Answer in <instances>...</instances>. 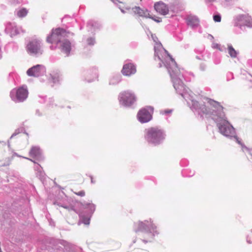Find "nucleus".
Returning a JSON list of instances; mask_svg holds the SVG:
<instances>
[{"label":"nucleus","instance_id":"1","mask_svg":"<svg viewBox=\"0 0 252 252\" xmlns=\"http://www.w3.org/2000/svg\"><path fill=\"white\" fill-rule=\"evenodd\" d=\"M137 231H142V238L145 242H148L150 241L154 236V233L156 232V226L153 222L148 220H145L143 222H139L138 223Z\"/></svg>","mask_w":252,"mask_h":252},{"label":"nucleus","instance_id":"2","mask_svg":"<svg viewBox=\"0 0 252 252\" xmlns=\"http://www.w3.org/2000/svg\"><path fill=\"white\" fill-rule=\"evenodd\" d=\"M145 138L149 143L156 145L162 141L164 136L161 129L156 127H151L145 129Z\"/></svg>","mask_w":252,"mask_h":252},{"label":"nucleus","instance_id":"3","mask_svg":"<svg viewBox=\"0 0 252 252\" xmlns=\"http://www.w3.org/2000/svg\"><path fill=\"white\" fill-rule=\"evenodd\" d=\"M119 100L122 105L130 107L136 101L137 97L132 92L126 91L120 94Z\"/></svg>","mask_w":252,"mask_h":252},{"label":"nucleus","instance_id":"4","mask_svg":"<svg viewBox=\"0 0 252 252\" xmlns=\"http://www.w3.org/2000/svg\"><path fill=\"white\" fill-rule=\"evenodd\" d=\"M26 50L30 55L36 57L43 53L40 42L37 39H33L29 41L26 46Z\"/></svg>","mask_w":252,"mask_h":252},{"label":"nucleus","instance_id":"5","mask_svg":"<svg viewBox=\"0 0 252 252\" xmlns=\"http://www.w3.org/2000/svg\"><path fill=\"white\" fill-rule=\"evenodd\" d=\"M65 34V31L61 28L53 29L50 35L47 36L46 41L50 43H56L58 44L63 39Z\"/></svg>","mask_w":252,"mask_h":252},{"label":"nucleus","instance_id":"6","mask_svg":"<svg viewBox=\"0 0 252 252\" xmlns=\"http://www.w3.org/2000/svg\"><path fill=\"white\" fill-rule=\"evenodd\" d=\"M153 111L154 108L151 106L142 108L138 112L137 118L142 123H147L152 120Z\"/></svg>","mask_w":252,"mask_h":252},{"label":"nucleus","instance_id":"7","mask_svg":"<svg viewBox=\"0 0 252 252\" xmlns=\"http://www.w3.org/2000/svg\"><path fill=\"white\" fill-rule=\"evenodd\" d=\"M45 71V67L41 64H37L29 68L27 74L30 76L38 77Z\"/></svg>","mask_w":252,"mask_h":252},{"label":"nucleus","instance_id":"8","mask_svg":"<svg viewBox=\"0 0 252 252\" xmlns=\"http://www.w3.org/2000/svg\"><path fill=\"white\" fill-rule=\"evenodd\" d=\"M121 72L125 76H131L136 73V66L132 63L125 64L124 65Z\"/></svg>","mask_w":252,"mask_h":252},{"label":"nucleus","instance_id":"9","mask_svg":"<svg viewBox=\"0 0 252 252\" xmlns=\"http://www.w3.org/2000/svg\"><path fill=\"white\" fill-rule=\"evenodd\" d=\"M219 129L221 133L226 136H229L234 133V128L227 122L219 126Z\"/></svg>","mask_w":252,"mask_h":252},{"label":"nucleus","instance_id":"10","mask_svg":"<svg viewBox=\"0 0 252 252\" xmlns=\"http://www.w3.org/2000/svg\"><path fill=\"white\" fill-rule=\"evenodd\" d=\"M164 65L167 68L168 72L170 74V75L172 77L174 88L176 90H184L185 88V86H184L183 82L180 79H178L177 78H174L172 76V75L171 74L170 67L168 65H166V64H164Z\"/></svg>","mask_w":252,"mask_h":252},{"label":"nucleus","instance_id":"11","mask_svg":"<svg viewBox=\"0 0 252 252\" xmlns=\"http://www.w3.org/2000/svg\"><path fill=\"white\" fill-rule=\"evenodd\" d=\"M60 47L61 51L68 56L71 50V43L67 39H63L60 43Z\"/></svg>","mask_w":252,"mask_h":252},{"label":"nucleus","instance_id":"12","mask_svg":"<svg viewBox=\"0 0 252 252\" xmlns=\"http://www.w3.org/2000/svg\"><path fill=\"white\" fill-rule=\"evenodd\" d=\"M28 95V90L23 87L19 88L16 92V98L19 101H23L25 100L27 98Z\"/></svg>","mask_w":252,"mask_h":252},{"label":"nucleus","instance_id":"13","mask_svg":"<svg viewBox=\"0 0 252 252\" xmlns=\"http://www.w3.org/2000/svg\"><path fill=\"white\" fill-rule=\"evenodd\" d=\"M155 9L159 13L166 15L168 13L169 10L167 5L162 2H158L155 4Z\"/></svg>","mask_w":252,"mask_h":252},{"label":"nucleus","instance_id":"14","mask_svg":"<svg viewBox=\"0 0 252 252\" xmlns=\"http://www.w3.org/2000/svg\"><path fill=\"white\" fill-rule=\"evenodd\" d=\"M208 102L212 107L217 108L218 110L221 111L222 113L223 114V107L220 105V102L211 99H209Z\"/></svg>","mask_w":252,"mask_h":252},{"label":"nucleus","instance_id":"15","mask_svg":"<svg viewBox=\"0 0 252 252\" xmlns=\"http://www.w3.org/2000/svg\"><path fill=\"white\" fill-rule=\"evenodd\" d=\"M6 31L10 34L11 36L15 35L18 33L16 27L13 26L11 24L7 25L6 28Z\"/></svg>","mask_w":252,"mask_h":252},{"label":"nucleus","instance_id":"16","mask_svg":"<svg viewBox=\"0 0 252 252\" xmlns=\"http://www.w3.org/2000/svg\"><path fill=\"white\" fill-rule=\"evenodd\" d=\"M98 76L97 73L95 72H89L88 73L86 77V80L88 82H92L97 80Z\"/></svg>","mask_w":252,"mask_h":252},{"label":"nucleus","instance_id":"17","mask_svg":"<svg viewBox=\"0 0 252 252\" xmlns=\"http://www.w3.org/2000/svg\"><path fill=\"white\" fill-rule=\"evenodd\" d=\"M188 25L193 27L198 25L199 20L197 18L193 17H189L187 19Z\"/></svg>","mask_w":252,"mask_h":252},{"label":"nucleus","instance_id":"18","mask_svg":"<svg viewBox=\"0 0 252 252\" xmlns=\"http://www.w3.org/2000/svg\"><path fill=\"white\" fill-rule=\"evenodd\" d=\"M40 154V149L38 147H32L30 152L31 157L34 158L38 156Z\"/></svg>","mask_w":252,"mask_h":252},{"label":"nucleus","instance_id":"19","mask_svg":"<svg viewBox=\"0 0 252 252\" xmlns=\"http://www.w3.org/2000/svg\"><path fill=\"white\" fill-rule=\"evenodd\" d=\"M228 52L230 56L232 58H235L237 56V51L231 45H228Z\"/></svg>","mask_w":252,"mask_h":252},{"label":"nucleus","instance_id":"20","mask_svg":"<svg viewBox=\"0 0 252 252\" xmlns=\"http://www.w3.org/2000/svg\"><path fill=\"white\" fill-rule=\"evenodd\" d=\"M132 10L135 14H137L139 16H143L145 14L144 11L138 6L133 7Z\"/></svg>","mask_w":252,"mask_h":252},{"label":"nucleus","instance_id":"21","mask_svg":"<svg viewBox=\"0 0 252 252\" xmlns=\"http://www.w3.org/2000/svg\"><path fill=\"white\" fill-rule=\"evenodd\" d=\"M53 83L57 82L59 81L60 74L57 71H53L50 74Z\"/></svg>","mask_w":252,"mask_h":252},{"label":"nucleus","instance_id":"22","mask_svg":"<svg viewBox=\"0 0 252 252\" xmlns=\"http://www.w3.org/2000/svg\"><path fill=\"white\" fill-rule=\"evenodd\" d=\"M27 13H28L27 10L25 8H23L20 9L17 12V15L19 17L22 18V17L26 16L27 15Z\"/></svg>","mask_w":252,"mask_h":252},{"label":"nucleus","instance_id":"23","mask_svg":"<svg viewBox=\"0 0 252 252\" xmlns=\"http://www.w3.org/2000/svg\"><path fill=\"white\" fill-rule=\"evenodd\" d=\"M167 56L172 63L173 67L174 68H176V63L174 59L172 58V57L169 54H168Z\"/></svg>","mask_w":252,"mask_h":252},{"label":"nucleus","instance_id":"24","mask_svg":"<svg viewBox=\"0 0 252 252\" xmlns=\"http://www.w3.org/2000/svg\"><path fill=\"white\" fill-rule=\"evenodd\" d=\"M213 19L216 22H220L221 21V17L220 15H216L213 16Z\"/></svg>","mask_w":252,"mask_h":252},{"label":"nucleus","instance_id":"25","mask_svg":"<svg viewBox=\"0 0 252 252\" xmlns=\"http://www.w3.org/2000/svg\"><path fill=\"white\" fill-rule=\"evenodd\" d=\"M250 19L246 17V16H240L239 17V21H241V22H247V20H249Z\"/></svg>","mask_w":252,"mask_h":252},{"label":"nucleus","instance_id":"26","mask_svg":"<svg viewBox=\"0 0 252 252\" xmlns=\"http://www.w3.org/2000/svg\"><path fill=\"white\" fill-rule=\"evenodd\" d=\"M74 193L80 196H84L85 195V192L84 190H81L78 192H74Z\"/></svg>","mask_w":252,"mask_h":252},{"label":"nucleus","instance_id":"27","mask_svg":"<svg viewBox=\"0 0 252 252\" xmlns=\"http://www.w3.org/2000/svg\"><path fill=\"white\" fill-rule=\"evenodd\" d=\"M94 39L93 38H88L87 40V43L89 45H93L94 43Z\"/></svg>","mask_w":252,"mask_h":252},{"label":"nucleus","instance_id":"28","mask_svg":"<svg viewBox=\"0 0 252 252\" xmlns=\"http://www.w3.org/2000/svg\"><path fill=\"white\" fill-rule=\"evenodd\" d=\"M200 109L203 113H205V114L207 113L208 112H207V109H206L205 106H202V107H201Z\"/></svg>","mask_w":252,"mask_h":252},{"label":"nucleus","instance_id":"29","mask_svg":"<svg viewBox=\"0 0 252 252\" xmlns=\"http://www.w3.org/2000/svg\"><path fill=\"white\" fill-rule=\"evenodd\" d=\"M155 56H158V60H159V61H160L162 63H164V62H163V61H162V60H161V59H160V57H159V55H158V53L156 51H155Z\"/></svg>","mask_w":252,"mask_h":252},{"label":"nucleus","instance_id":"30","mask_svg":"<svg viewBox=\"0 0 252 252\" xmlns=\"http://www.w3.org/2000/svg\"><path fill=\"white\" fill-rule=\"evenodd\" d=\"M172 112V110H170V109L165 110L164 111V112L165 114H169V113H171Z\"/></svg>","mask_w":252,"mask_h":252},{"label":"nucleus","instance_id":"31","mask_svg":"<svg viewBox=\"0 0 252 252\" xmlns=\"http://www.w3.org/2000/svg\"><path fill=\"white\" fill-rule=\"evenodd\" d=\"M136 252H147L146 251L143 250H138Z\"/></svg>","mask_w":252,"mask_h":252},{"label":"nucleus","instance_id":"32","mask_svg":"<svg viewBox=\"0 0 252 252\" xmlns=\"http://www.w3.org/2000/svg\"><path fill=\"white\" fill-rule=\"evenodd\" d=\"M244 25H246V26H250V25H249L248 24H246V23H244L243 24Z\"/></svg>","mask_w":252,"mask_h":252},{"label":"nucleus","instance_id":"33","mask_svg":"<svg viewBox=\"0 0 252 252\" xmlns=\"http://www.w3.org/2000/svg\"><path fill=\"white\" fill-rule=\"evenodd\" d=\"M159 67H161L162 66V64L161 63H159Z\"/></svg>","mask_w":252,"mask_h":252},{"label":"nucleus","instance_id":"34","mask_svg":"<svg viewBox=\"0 0 252 252\" xmlns=\"http://www.w3.org/2000/svg\"><path fill=\"white\" fill-rule=\"evenodd\" d=\"M237 26L239 25V26H242V24L238 23V24H237Z\"/></svg>","mask_w":252,"mask_h":252},{"label":"nucleus","instance_id":"35","mask_svg":"<svg viewBox=\"0 0 252 252\" xmlns=\"http://www.w3.org/2000/svg\"><path fill=\"white\" fill-rule=\"evenodd\" d=\"M155 21H157V22H159V20H155Z\"/></svg>","mask_w":252,"mask_h":252}]
</instances>
